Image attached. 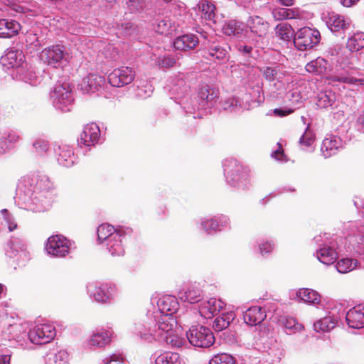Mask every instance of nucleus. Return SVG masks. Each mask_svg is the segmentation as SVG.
<instances>
[{"instance_id":"nucleus-1","label":"nucleus","mask_w":364,"mask_h":364,"mask_svg":"<svg viewBox=\"0 0 364 364\" xmlns=\"http://www.w3.org/2000/svg\"><path fill=\"white\" fill-rule=\"evenodd\" d=\"M321 40L320 32L310 27L304 26L294 34V43L299 50H306L316 46Z\"/></svg>"},{"instance_id":"nucleus-2","label":"nucleus","mask_w":364,"mask_h":364,"mask_svg":"<svg viewBox=\"0 0 364 364\" xmlns=\"http://www.w3.org/2000/svg\"><path fill=\"white\" fill-rule=\"evenodd\" d=\"M189 343L199 348H208L215 342V337L210 328L203 326H193L186 333Z\"/></svg>"},{"instance_id":"nucleus-3","label":"nucleus","mask_w":364,"mask_h":364,"mask_svg":"<svg viewBox=\"0 0 364 364\" xmlns=\"http://www.w3.org/2000/svg\"><path fill=\"white\" fill-rule=\"evenodd\" d=\"M41 59L47 65L56 67L62 60H69V55L65 52L63 46L53 45L44 48L40 55Z\"/></svg>"},{"instance_id":"nucleus-4","label":"nucleus","mask_w":364,"mask_h":364,"mask_svg":"<svg viewBox=\"0 0 364 364\" xmlns=\"http://www.w3.org/2000/svg\"><path fill=\"white\" fill-rule=\"evenodd\" d=\"M55 328L48 323L38 325L29 333L31 341L38 345L50 342L55 338Z\"/></svg>"},{"instance_id":"nucleus-5","label":"nucleus","mask_w":364,"mask_h":364,"mask_svg":"<svg viewBox=\"0 0 364 364\" xmlns=\"http://www.w3.org/2000/svg\"><path fill=\"white\" fill-rule=\"evenodd\" d=\"M70 249V243L66 237L60 235L50 236L47 241L46 250L55 257H65Z\"/></svg>"},{"instance_id":"nucleus-6","label":"nucleus","mask_w":364,"mask_h":364,"mask_svg":"<svg viewBox=\"0 0 364 364\" xmlns=\"http://www.w3.org/2000/svg\"><path fill=\"white\" fill-rule=\"evenodd\" d=\"M134 71L129 67L115 69L108 76L109 84L116 87H121L131 83L134 79Z\"/></svg>"},{"instance_id":"nucleus-7","label":"nucleus","mask_w":364,"mask_h":364,"mask_svg":"<svg viewBox=\"0 0 364 364\" xmlns=\"http://www.w3.org/2000/svg\"><path fill=\"white\" fill-rule=\"evenodd\" d=\"M100 136V130L95 123L87 124L80 134L78 142L85 146H91L96 144Z\"/></svg>"},{"instance_id":"nucleus-8","label":"nucleus","mask_w":364,"mask_h":364,"mask_svg":"<svg viewBox=\"0 0 364 364\" xmlns=\"http://www.w3.org/2000/svg\"><path fill=\"white\" fill-rule=\"evenodd\" d=\"M104 82V77L96 73H90L83 77L79 84V87L84 92H95L100 87Z\"/></svg>"},{"instance_id":"nucleus-9","label":"nucleus","mask_w":364,"mask_h":364,"mask_svg":"<svg viewBox=\"0 0 364 364\" xmlns=\"http://www.w3.org/2000/svg\"><path fill=\"white\" fill-rule=\"evenodd\" d=\"M266 317L265 310L257 306L249 308L243 316L245 322L250 326L259 325Z\"/></svg>"},{"instance_id":"nucleus-10","label":"nucleus","mask_w":364,"mask_h":364,"mask_svg":"<svg viewBox=\"0 0 364 364\" xmlns=\"http://www.w3.org/2000/svg\"><path fill=\"white\" fill-rule=\"evenodd\" d=\"M346 321L349 327L353 328H361L364 327V306H358L346 314Z\"/></svg>"},{"instance_id":"nucleus-11","label":"nucleus","mask_w":364,"mask_h":364,"mask_svg":"<svg viewBox=\"0 0 364 364\" xmlns=\"http://www.w3.org/2000/svg\"><path fill=\"white\" fill-rule=\"evenodd\" d=\"M53 97L63 103H70L73 101V90L68 82H58L53 90Z\"/></svg>"},{"instance_id":"nucleus-12","label":"nucleus","mask_w":364,"mask_h":364,"mask_svg":"<svg viewBox=\"0 0 364 364\" xmlns=\"http://www.w3.org/2000/svg\"><path fill=\"white\" fill-rule=\"evenodd\" d=\"M247 26L251 32L258 37L264 38L268 33L269 23L259 16L250 17Z\"/></svg>"},{"instance_id":"nucleus-13","label":"nucleus","mask_w":364,"mask_h":364,"mask_svg":"<svg viewBox=\"0 0 364 364\" xmlns=\"http://www.w3.org/2000/svg\"><path fill=\"white\" fill-rule=\"evenodd\" d=\"M326 23L332 32L343 31L348 28L349 23L345 20L344 16L335 12L328 14Z\"/></svg>"},{"instance_id":"nucleus-14","label":"nucleus","mask_w":364,"mask_h":364,"mask_svg":"<svg viewBox=\"0 0 364 364\" xmlns=\"http://www.w3.org/2000/svg\"><path fill=\"white\" fill-rule=\"evenodd\" d=\"M23 58L22 51L11 48L8 49L4 55L1 56V62L4 66L14 68L20 65Z\"/></svg>"},{"instance_id":"nucleus-15","label":"nucleus","mask_w":364,"mask_h":364,"mask_svg":"<svg viewBox=\"0 0 364 364\" xmlns=\"http://www.w3.org/2000/svg\"><path fill=\"white\" fill-rule=\"evenodd\" d=\"M198 43V38L193 34H186L178 36L174 41L173 45L176 49L186 50L193 49Z\"/></svg>"},{"instance_id":"nucleus-16","label":"nucleus","mask_w":364,"mask_h":364,"mask_svg":"<svg viewBox=\"0 0 364 364\" xmlns=\"http://www.w3.org/2000/svg\"><path fill=\"white\" fill-rule=\"evenodd\" d=\"M21 29V25L14 20H0V37L11 38L16 35Z\"/></svg>"},{"instance_id":"nucleus-17","label":"nucleus","mask_w":364,"mask_h":364,"mask_svg":"<svg viewBox=\"0 0 364 364\" xmlns=\"http://www.w3.org/2000/svg\"><path fill=\"white\" fill-rule=\"evenodd\" d=\"M229 49L230 47H223L218 44H211L205 48V53L207 55L205 57L206 58L212 57L218 61L228 60L229 58Z\"/></svg>"},{"instance_id":"nucleus-18","label":"nucleus","mask_w":364,"mask_h":364,"mask_svg":"<svg viewBox=\"0 0 364 364\" xmlns=\"http://www.w3.org/2000/svg\"><path fill=\"white\" fill-rule=\"evenodd\" d=\"M272 16L277 21L285 19H296L301 17L298 9L277 8L272 11Z\"/></svg>"},{"instance_id":"nucleus-19","label":"nucleus","mask_w":364,"mask_h":364,"mask_svg":"<svg viewBox=\"0 0 364 364\" xmlns=\"http://www.w3.org/2000/svg\"><path fill=\"white\" fill-rule=\"evenodd\" d=\"M339 145V140L335 136L331 135L323 140L321 151L323 156L328 158L336 153Z\"/></svg>"},{"instance_id":"nucleus-20","label":"nucleus","mask_w":364,"mask_h":364,"mask_svg":"<svg viewBox=\"0 0 364 364\" xmlns=\"http://www.w3.org/2000/svg\"><path fill=\"white\" fill-rule=\"evenodd\" d=\"M316 254L318 260L327 265L333 264L338 257L336 250L326 245L321 247Z\"/></svg>"},{"instance_id":"nucleus-21","label":"nucleus","mask_w":364,"mask_h":364,"mask_svg":"<svg viewBox=\"0 0 364 364\" xmlns=\"http://www.w3.org/2000/svg\"><path fill=\"white\" fill-rule=\"evenodd\" d=\"M220 92L218 89L210 87L208 85L201 86L198 92V97L207 102H212L219 98Z\"/></svg>"},{"instance_id":"nucleus-22","label":"nucleus","mask_w":364,"mask_h":364,"mask_svg":"<svg viewBox=\"0 0 364 364\" xmlns=\"http://www.w3.org/2000/svg\"><path fill=\"white\" fill-rule=\"evenodd\" d=\"M158 326L159 330L164 333L163 335H167L176 329L177 321L173 316L166 314L161 318Z\"/></svg>"},{"instance_id":"nucleus-23","label":"nucleus","mask_w":364,"mask_h":364,"mask_svg":"<svg viewBox=\"0 0 364 364\" xmlns=\"http://www.w3.org/2000/svg\"><path fill=\"white\" fill-rule=\"evenodd\" d=\"M202 17L205 20L215 21V6L207 0H200L197 4Z\"/></svg>"},{"instance_id":"nucleus-24","label":"nucleus","mask_w":364,"mask_h":364,"mask_svg":"<svg viewBox=\"0 0 364 364\" xmlns=\"http://www.w3.org/2000/svg\"><path fill=\"white\" fill-rule=\"evenodd\" d=\"M112 341V333L107 331L97 332L90 338V344L97 347H104Z\"/></svg>"},{"instance_id":"nucleus-25","label":"nucleus","mask_w":364,"mask_h":364,"mask_svg":"<svg viewBox=\"0 0 364 364\" xmlns=\"http://www.w3.org/2000/svg\"><path fill=\"white\" fill-rule=\"evenodd\" d=\"M275 33L279 39L284 41H289L295 34L291 26L287 23L278 24L275 28Z\"/></svg>"},{"instance_id":"nucleus-26","label":"nucleus","mask_w":364,"mask_h":364,"mask_svg":"<svg viewBox=\"0 0 364 364\" xmlns=\"http://www.w3.org/2000/svg\"><path fill=\"white\" fill-rule=\"evenodd\" d=\"M296 296L306 303L318 304L320 302V295L316 291L310 289H299Z\"/></svg>"},{"instance_id":"nucleus-27","label":"nucleus","mask_w":364,"mask_h":364,"mask_svg":"<svg viewBox=\"0 0 364 364\" xmlns=\"http://www.w3.org/2000/svg\"><path fill=\"white\" fill-rule=\"evenodd\" d=\"M21 327L19 323H14L9 324L4 327L2 331V340L11 341L12 339H16L21 335Z\"/></svg>"},{"instance_id":"nucleus-28","label":"nucleus","mask_w":364,"mask_h":364,"mask_svg":"<svg viewBox=\"0 0 364 364\" xmlns=\"http://www.w3.org/2000/svg\"><path fill=\"white\" fill-rule=\"evenodd\" d=\"M279 322L286 329L289 331V333H294L297 331H300L304 328V326L299 323L296 320L291 316H283L279 319Z\"/></svg>"},{"instance_id":"nucleus-29","label":"nucleus","mask_w":364,"mask_h":364,"mask_svg":"<svg viewBox=\"0 0 364 364\" xmlns=\"http://www.w3.org/2000/svg\"><path fill=\"white\" fill-rule=\"evenodd\" d=\"M155 29L157 33L161 35L168 36L172 35L176 31V26L169 18L166 17L159 21Z\"/></svg>"},{"instance_id":"nucleus-30","label":"nucleus","mask_w":364,"mask_h":364,"mask_svg":"<svg viewBox=\"0 0 364 364\" xmlns=\"http://www.w3.org/2000/svg\"><path fill=\"white\" fill-rule=\"evenodd\" d=\"M346 46L352 52L358 51L364 48V33H354L348 38Z\"/></svg>"},{"instance_id":"nucleus-31","label":"nucleus","mask_w":364,"mask_h":364,"mask_svg":"<svg viewBox=\"0 0 364 364\" xmlns=\"http://www.w3.org/2000/svg\"><path fill=\"white\" fill-rule=\"evenodd\" d=\"M180 298L189 303H197L202 299V291L197 287H191Z\"/></svg>"},{"instance_id":"nucleus-32","label":"nucleus","mask_w":364,"mask_h":364,"mask_svg":"<svg viewBox=\"0 0 364 364\" xmlns=\"http://www.w3.org/2000/svg\"><path fill=\"white\" fill-rule=\"evenodd\" d=\"M222 30L224 34L230 36H238L242 35L243 32L242 24L235 21L226 22L223 25Z\"/></svg>"},{"instance_id":"nucleus-33","label":"nucleus","mask_w":364,"mask_h":364,"mask_svg":"<svg viewBox=\"0 0 364 364\" xmlns=\"http://www.w3.org/2000/svg\"><path fill=\"white\" fill-rule=\"evenodd\" d=\"M156 364H181V358L177 353L164 352L155 359Z\"/></svg>"},{"instance_id":"nucleus-34","label":"nucleus","mask_w":364,"mask_h":364,"mask_svg":"<svg viewBox=\"0 0 364 364\" xmlns=\"http://www.w3.org/2000/svg\"><path fill=\"white\" fill-rule=\"evenodd\" d=\"M177 304L176 299L173 296L164 297L159 303L161 310L170 316L176 309Z\"/></svg>"},{"instance_id":"nucleus-35","label":"nucleus","mask_w":364,"mask_h":364,"mask_svg":"<svg viewBox=\"0 0 364 364\" xmlns=\"http://www.w3.org/2000/svg\"><path fill=\"white\" fill-rule=\"evenodd\" d=\"M161 336L166 343L173 348L181 347L184 343V339L178 335L176 329L172 333Z\"/></svg>"},{"instance_id":"nucleus-36","label":"nucleus","mask_w":364,"mask_h":364,"mask_svg":"<svg viewBox=\"0 0 364 364\" xmlns=\"http://www.w3.org/2000/svg\"><path fill=\"white\" fill-rule=\"evenodd\" d=\"M357 260L345 258L339 260L336 264V269L340 273H347L355 269Z\"/></svg>"},{"instance_id":"nucleus-37","label":"nucleus","mask_w":364,"mask_h":364,"mask_svg":"<svg viewBox=\"0 0 364 364\" xmlns=\"http://www.w3.org/2000/svg\"><path fill=\"white\" fill-rule=\"evenodd\" d=\"M232 319V314H223L215 318L213 328L216 331H221L229 326Z\"/></svg>"},{"instance_id":"nucleus-38","label":"nucleus","mask_w":364,"mask_h":364,"mask_svg":"<svg viewBox=\"0 0 364 364\" xmlns=\"http://www.w3.org/2000/svg\"><path fill=\"white\" fill-rule=\"evenodd\" d=\"M223 309L220 301H218L215 299H210L206 302L203 304L202 311L203 313H210L211 315H214L219 312Z\"/></svg>"},{"instance_id":"nucleus-39","label":"nucleus","mask_w":364,"mask_h":364,"mask_svg":"<svg viewBox=\"0 0 364 364\" xmlns=\"http://www.w3.org/2000/svg\"><path fill=\"white\" fill-rule=\"evenodd\" d=\"M115 231L114 226L109 224H102L97 228L98 240L102 242L107 239H109Z\"/></svg>"},{"instance_id":"nucleus-40","label":"nucleus","mask_w":364,"mask_h":364,"mask_svg":"<svg viewBox=\"0 0 364 364\" xmlns=\"http://www.w3.org/2000/svg\"><path fill=\"white\" fill-rule=\"evenodd\" d=\"M335 326L336 322L331 317H325L314 323V328L316 331H328Z\"/></svg>"},{"instance_id":"nucleus-41","label":"nucleus","mask_w":364,"mask_h":364,"mask_svg":"<svg viewBox=\"0 0 364 364\" xmlns=\"http://www.w3.org/2000/svg\"><path fill=\"white\" fill-rule=\"evenodd\" d=\"M331 82H342L347 84H355L359 83L361 85H364V77L363 78H355L351 76H340V75H332L329 77Z\"/></svg>"},{"instance_id":"nucleus-42","label":"nucleus","mask_w":364,"mask_h":364,"mask_svg":"<svg viewBox=\"0 0 364 364\" xmlns=\"http://www.w3.org/2000/svg\"><path fill=\"white\" fill-rule=\"evenodd\" d=\"M234 358L229 354L221 353L215 355L209 364H234Z\"/></svg>"},{"instance_id":"nucleus-43","label":"nucleus","mask_w":364,"mask_h":364,"mask_svg":"<svg viewBox=\"0 0 364 364\" xmlns=\"http://www.w3.org/2000/svg\"><path fill=\"white\" fill-rule=\"evenodd\" d=\"M176 63L175 58L172 55H164L159 57L156 59V64L164 68H170L174 66Z\"/></svg>"},{"instance_id":"nucleus-44","label":"nucleus","mask_w":364,"mask_h":364,"mask_svg":"<svg viewBox=\"0 0 364 364\" xmlns=\"http://www.w3.org/2000/svg\"><path fill=\"white\" fill-rule=\"evenodd\" d=\"M91 294L98 302L105 303L109 299V294L102 287H95Z\"/></svg>"},{"instance_id":"nucleus-45","label":"nucleus","mask_w":364,"mask_h":364,"mask_svg":"<svg viewBox=\"0 0 364 364\" xmlns=\"http://www.w3.org/2000/svg\"><path fill=\"white\" fill-rule=\"evenodd\" d=\"M260 72H262L264 77L269 82L275 80L278 74L277 68L273 67L262 68Z\"/></svg>"},{"instance_id":"nucleus-46","label":"nucleus","mask_w":364,"mask_h":364,"mask_svg":"<svg viewBox=\"0 0 364 364\" xmlns=\"http://www.w3.org/2000/svg\"><path fill=\"white\" fill-rule=\"evenodd\" d=\"M33 146L36 149L37 154L42 155L48 151L49 144L48 141L43 139H38L33 144Z\"/></svg>"},{"instance_id":"nucleus-47","label":"nucleus","mask_w":364,"mask_h":364,"mask_svg":"<svg viewBox=\"0 0 364 364\" xmlns=\"http://www.w3.org/2000/svg\"><path fill=\"white\" fill-rule=\"evenodd\" d=\"M317 105L321 108H327L332 105V100L326 94H321L318 96Z\"/></svg>"},{"instance_id":"nucleus-48","label":"nucleus","mask_w":364,"mask_h":364,"mask_svg":"<svg viewBox=\"0 0 364 364\" xmlns=\"http://www.w3.org/2000/svg\"><path fill=\"white\" fill-rule=\"evenodd\" d=\"M127 5L129 10L133 12L142 9L144 3L142 0H128Z\"/></svg>"},{"instance_id":"nucleus-49","label":"nucleus","mask_w":364,"mask_h":364,"mask_svg":"<svg viewBox=\"0 0 364 364\" xmlns=\"http://www.w3.org/2000/svg\"><path fill=\"white\" fill-rule=\"evenodd\" d=\"M314 141V138L312 136L311 133L309 132H306L300 138L299 142L301 144H303L306 146H309L313 144Z\"/></svg>"},{"instance_id":"nucleus-50","label":"nucleus","mask_w":364,"mask_h":364,"mask_svg":"<svg viewBox=\"0 0 364 364\" xmlns=\"http://www.w3.org/2000/svg\"><path fill=\"white\" fill-rule=\"evenodd\" d=\"M109 252L112 255H120L124 252L121 241H117L109 247Z\"/></svg>"},{"instance_id":"nucleus-51","label":"nucleus","mask_w":364,"mask_h":364,"mask_svg":"<svg viewBox=\"0 0 364 364\" xmlns=\"http://www.w3.org/2000/svg\"><path fill=\"white\" fill-rule=\"evenodd\" d=\"M274 249V244L269 242L262 243L259 245V250L262 255L271 252Z\"/></svg>"},{"instance_id":"nucleus-52","label":"nucleus","mask_w":364,"mask_h":364,"mask_svg":"<svg viewBox=\"0 0 364 364\" xmlns=\"http://www.w3.org/2000/svg\"><path fill=\"white\" fill-rule=\"evenodd\" d=\"M293 112L292 109H275L274 113L279 117H284Z\"/></svg>"},{"instance_id":"nucleus-53","label":"nucleus","mask_w":364,"mask_h":364,"mask_svg":"<svg viewBox=\"0 0 364 364\" xmlns=\"http://www.w3.org/2000/svg\"><path fill=\"white\" fill-rule=\"evenodd\" d=\"M284 156L283 150L279 147L278 150L274 151L272 153V156L277 160H282Z\"/></svg>"},{"instance_id":"nucleus-54","label":"nucleus","mask_w":364,"mask_h":364,"mask_svg":"<svg viewBox=\"0 0 364 364\" xmlns=\"http://www.w3.org/2000/svg\"><path fill=\"white\" fill-rule=\"evenodd\" d=\"M6 220L8 223V228L9 231H13L17 228V224L11 220L10 218H6Z\"/></svg>"},{"instance_id":"nucleus-55","label":"nucleus","mask_w":364,"mask_h":364,"mask_svg":"<svg viewBox=\"0 0 364 364\" xmlns=\"http://www.w3.org/2000/svg\"><path fill=\"white\" fill-rule=\"evenodd\" d=\"M358 1L359 0H341V4L346 7H350Z\"/></svg>"},{"instance_id":"nucleus-56","label":"nucleus","mask_w":364,"mask_h":364,"mask_svg":"<svg viewBox=\"0 0 364 364\" xmlns=\"http://www.w3.org/2000/svg\"><path fill=\"white\" fill-rule=\"evenodd\" d=\"M252 47L248 46H240L238 50L244 53H250L252 51Z\"/></svg>"},{"instance_id":"nucleus-57","label":"nucleus","mask_w":364,"mask_h":364,"mask_svg":"<svg viewBox=\"0 0 364 364\" xmlns=\"http://www.w3.org/2000/svg\"><path fill=\"white\" fill-rule=\"evenodd\" d=\"M11 357L10 355H0V364H9Z\"/></svg>"},{"instance_id":"nucleus-58","label":"nucleus","mask_w":364,"mask_h":364,"mask_svg":"<svg viewBox=\"0 0 364 364\" xmlns=\"http://www.w3.org/2000/svg\"><path fill=\"white\" fill-rule=\"evenodd\" d=\"M281 4L289 6L294 4V0H279Z\"/></svg>"},{"instance_id":"nucleus-59","label":"nucleus","mask_w":364,"mask_h":364,"mask_svg":"<svg viewBox=\"0 0 364 364\" xmlns=\"http://www.w3.org/2000/svg\"><path fill=\"white\" fill-rule=\"evenodd\" d=\"M105 364H109L111 361H117L119 360V357L116 355H113L110 359H106Z\"/></svg>"},{"instance_id":"nucleus-60","label":"nucleus","mask_w":364,"mask_h":364,"mask_svg":"<svg viewBox=\"0 0 364 364\" xmlns=\"http://www.w3.org/2000/svg\"><path fill=\"white\" fill-rule=\"evenodd\" d=\"M3 290H4V286L0 284V294L3 292Z\"/></svg>"},{"instance_id":"nucleus-61","label":"nucleus","mask_w":364,"mask_h":364,"mask_svg":"<svg viewBox=\"0 0 364 364\" xmlns=\"http://www.w3.org/2000/svg\"><path fill=\"white\" fill-rule=\"evenodd\" d=\"M1 213H2V214H4H4H7V213H8V210H7V209H3V210H1Z\"/></svg>"},{"instance_id":"nucleus-62","label":"nucleus","mask_w":364,"mask_h":364,"mask_svg":"<svg viewBox=\"0 0 364 364\" xmlns=\"http://www.w3.org/2000/svg\"><path fill=\"white\" fill-rule=\"evenodd\" d=\"M259 328L262 329V328H264V331H266L267 329V328L264 326V325H260L259 326Z\"/></svg>"},{"instance_id":"nucleus-63","label":"nucleus","mask_w":364,"mask_h":364,"mask_svg":"<svg viewBox=\"0 0 364 364\" xmlns=\"http://www.w3.org/2000/svg\"><path fill=\"white\" fill-rule=\"evenodd\" d=\"M61 354L63 355H66V353L65 352H60L59 355H60Z\"/></svg>"},{"instance_id":"nucleus-64","label":"nucleus","mask_w":364,"mask_h":364,"mask_svg":"<svg viewBox=\"0 0 364 364\" xmlns=\"http://www.w3.org/2000/svg\"><path fill=\"white\" fill-rule=\"evenodd\" d=\"M166 2H170L171 0H164Z\"/></svg>"}]
</instances>
